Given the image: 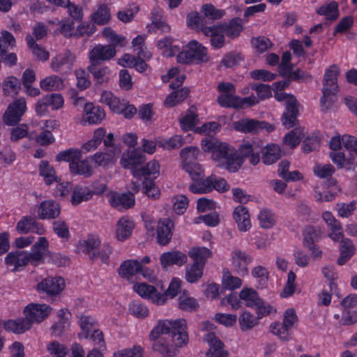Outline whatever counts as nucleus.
Instances as JSON below:
<instances>
[{
    "label": "nucleus",
    "mask_w": 357,
    "mask_h": 357,
    "mask_svg": "<svg viewBox=\"0 0 357 357\" xmlns=\"http://www.w3.org/2000/svg\"><path fill=\"white\" fill-rule=\"evenodd\" d=\"M303 136L304 133L303 130L299 128L294 129L284 136L283 146L284 147L293 149L299 144Z\"/></svg>",
    "instance_id": "obj_55"
},
{
    "label": "nucleus",
    "mask_w": 357,
    "mask_h": 357,
    "mask_svg": "<svg viewBox=\"0 0 357 357\" xmlns=\"http://www.w3.org/2000/svg\"><path fill=\"white\" fill-rule=\"evenodd\" d=\"M64 86L63 80L56 75L47 76L40 81V87L45 91L61 90Z\"/></svg>",
    "instance_id": "obj_38"
},
{
    "label": "nucleus",
    "mask_w": 357,
    "mask_h": 357,
    "mask_svg": "<svg viewBox=\"0 0 357 357\" xmlns=\"http://www.w3.org/2000/svg\"><path fill=\"white\" fill-rule=\"evenodd\" d=\"M26 40L29 48L38 59L45 61L49 59V52L45 48L36 44L32 36H27Z\"/></svg>",
    "instance_id": "obj_60"
},
{
    "label": "nucleus",
    "mask_w": 357,
    "mask_h": 357,
    "mask_svg": "<svg viewBox=\"0 0 357 357\" xmlns=\"http://www.w3.org/2000/svg\"><path fill=\"white\" fill-rule=\"evenodd\" d=\"M116 54V51L113 45L98 44L89 52V59L91 63H95L99 61H109L113 59Z\"/></svg>",
    "instance_id": "obj_18"
},
{
    "label": "nucleus",
    "mask_w": 357,
    "mask_h": 357,
    "mask_svg": "<svg viewBox=\"0 0 357 357\" xmlns=\"http://www.w3.org/2000/svg\"><path fill=\"white\" fill-rule=\"evenodd\" d=\"M102 36L109 43H112V45L125 46L128 43L126 37L116 33L111 28L105 27L102 29Z\"/></svg>",
    "instance_id": "obj_62"
},
{
    "label": "nucleus",
    "mask_w": 357,
    "mask_h": 357,
    "mask_svg": "<svg viewBox=\"0 0 357 357\" xmlns=\"http://www.w3.org/2000/svg\"><path fill=\"white\" fill-rule=\"evenodd\" d=\"M26 111L25 98H19L11 102L3 115V121L8 126L17 124Z\"/></svg>",
    "instance_id": "obj_8"
},
{
    "label": "nucleus",
    "mask_w": 357,
    "mask_h": 357,
    "mask_svg": "<svg viewBox=\"0 0 357 357\" xmlns=\"http://www.w3.org/2000/svg\"><path fill=\"white\" fill-rule=\"evenodd\" d=\"M174 38L167 36L156 42V47L161 54L165 57H170L179 52V47L174 45Z\"/></svg>",
    "instance_id": "obj_35"
},
{
    "label": "nucleus",
    "mask_w": 357,
    "mask_h": 357,
    "mask_svg": "<svg viewBox=\"0 0 357 357\" xmlns=\"http://www.w3.org/2000/svg\"><path fill=\"white\" fill-rule=\"evenodd\" d=\"M144 160V155L137 149H133L128 150L122 155L120 163L123 168L130 169L134 176V171H139L137 167L141 165Z\"/></svg>",
    "instance_id": "obj_19"
},
{
    "label": "nucleus",
    "mask_w": 357,
    "mask_h": 357,
    "mask_svg": "<svg viewBox=\"0 0 357 357\" xmlns=\"http://www.w3.org/2000/svg\"><path fill=\"white\" fill-rule=\"evenodd\" d=\"M178 306L182 310L192 311L195 310L199 305L194 298L190 296L187 291H183L178 296Z\"/></svg>",
    "instance_id": "obj_57"
},
{
    "label": "nucleus",
    "mask_w": 357,
    "mask_h": 357,
    "mask_svg": "<svg viewBox=\"0 0 357 357\" xmlns=\"http://www.w3.org/2000/svg\"><path fill=\"white\" fill-rule=\"evenodd\" d=\"M146 35H138L133 38L132 41V46L133 51L139 57H143L145 59H151L152 54L145 46L144 42L146 40Z\"/></svg>",
    "instance_id": "obj_51"
},
{
    "label": "nucleus",
    "mask_w": 357,
    "mask_h": 357,
    "mask_svg": "<svg viewBox=\"0 0 357 357\" xmlns=\"http://www.w3.org/2000/svg\"><path fill=\"white\" fill-rule=\"evenodd\" d=\"M188 94L189 90L187 88L176 90L167 96L164 102L165 105L169 107H174L184 100L188 97Z\"/></svg>",
    "instance_id": "obj_58"
},
{
    "label": "nucleus",
    "mask_w": 357,
    "mask_h": 357,
    "mask_svg": "<svg viewBox=\"0 0 357 357\" xmlns=\"http://www.w3.org/2000/svg\"><path fill=\"white\" fill-rule=\"evenodd\" d=\"M109 202L114 208L122 211L132 207L135 200L132 194L112 192L109 197Z\"/></svg>",
    "instance_id": "obj_22"
},
{
    "label": "nucleus",
    "mask_w": 357,
    "mask_h": 357,
    "mask_svg": "<svg viewBox=\"0 0 357 357\" xmlns=\"http://www.w3.org/2000/svg\"><path fill=\"white\" fill-rule=\"evenodd\" d=\"M70 172L73 174L82 175L89 177L93 174V167L86 160H78L75 162L69 164Z\"/></svg>",
    "instance_id": "obj_46"
},
{
    "label": "nucleus",
    "mask_w": 357,
    "mask_h": 357,
    "mask_svg": "<svg viewBox=\"0 0 357 357\" xmlns=\"http://www.w3.org/2000/svg\"><path fill=\"white\" fill-rule=\"evenodd\" d=\"M339 74L340 68L336 65H332L327 68L324 73L323 89L337 91V77Z\"/></svg>",
    "instance_id": "obj_36"
},
{
    "label": "nucleus",
    "mask_w": 357,
    "mask_h": 357,
    "mask_svg": "<svg viewBox=\"0 0 357 357\" xmlns=\"http://www.w3.org/2000/svg\"><path fill=\"white\" fill-rule=\"evenodd\" d=\"M200 152L197 147L187 146L180 151V156L182 159V167L185 171L190 169L188 163L195 162L199 155Z\"/></svg>",
    "instance_id": "obj_47"
},
{
    "label": "nucleus",
    "mask_w": 357,
    "mask_h": 357,
    "mask_svg": "<svg viewBox=\"0 0 357 357\" xmlns=\"http://www.w3.org/2000/svg\"><path fill=\"white\" fill-rule=\"evenodd\" d=\"M93 196V192L86 186L77 185L74 188L71 195V203L77 206L82 202H86Z\"/></svg>",
    "instance_id": "obj_48"
},
{
    "label": "nucleus",
    "mask_w": 357,
    "mask_h": 357,
    "mask_svg": "<svg viewBox=\"0 0 357 357\" xmlns=\"http://www.w3.org/2000/svg\"><path fill=\"white\" fill-rule=\"evenodd\" d=\"M15 229L19 234L33 232L41 236L45 233L44 227L38 223L33 218L29 215L23 216L17 222Z\"/></svg>",
    "instance_id": "obj_20"
},
{
    "label": "nucleus",
    "mask_w": 357,
    "mask_h": 357,
    "mask_svg": "<svg viewBox=\"0 0 357 357\" xmlns=\"http://www.w3.org/2000/svg\"><path fill=\"white\" fill-rule=\"evenodd\" d=\"M239 297L246 306L252 307L261 299L257 292L252 288L244 287L239 293Z\"/></svg>",
    "instance_id": "obj_63"
},
{
    "label": "nucleus",
    "mask_w": 357,
    "mask_h": 357,
    "mask_svg": "<svg viewBox=\"0 0 357 357\" xmlns=\"http://www.w3.org/2000/svg\"><path fill=\"white\" fill-rule=\"evenodd\" d=\"M177 61L181 63H199L209 60L207 50L196 40L188 43L181 52H178Z\"/></svg>",
    "instance_id": "obj_3"
},
{
    "label": "nucleus",
    "mask_w": 357,
    "mask_h": 357,
    "mask_svg": "<svg viewBox=\"0 0 357 357\" xmlns=\"http://www.w3.org/2000/svg\"><path fill=\"white\" fill-rule=\"evenodd\" d=\"M211 176L206 179L204 177L199 178L197 180L193 179V183L190 185V190L195 194H204L211 192L212 184Z\"/></svg>",
    "instance_id": "obj_50"
},
{
    "label": "nucleus",
    "mask_w": 357,
    "mask_h": 357,
    "mask_svg": "<svg viewBox=\"0 0 357 357\" xmlns=\"http://www.w3.org/2000/svg\"><path fill=\"white\" fill-rule=\"evenodd\" d=\"M59 213L60 206L59 204L52 200L44 201L38 206L37 214L40 219L55 218Z\"/></svg>",
    "instance_id": "obj_27"
},
{
    "label": "nucleus",
    "mask_w": 357,
    "mask_h": 357,
    "mask_svg": "<svg viewBox=\"0 0 357 357\" xmlns=\"http://www.w3.org/2000/svg\"><path fill=\"white\" fill-rule=\"evenodd\" d=\"M96 321L92 317L81 316L79 319L80 332L77 334L78 338L79 340L89 339L90 333L96 328Z\"/></svg>",
    "instance_id": "obj_37"
},
{
    "label": "nucleus",
    "mask_w": 357,
    "mask_h": 357,
    "mask_svg": "<svg viewBox=\"0 0 357 357\" xmlns=\"http://www.w3.org/2000/svg\"><path fill=\"white\" fill-rule=\"evenodd\" d=\"M76 56L69 50H65L52 59L51 68L55 72L63 71L64 73L71 72Z\"/></svg>",
    "instance_id": "obj_12"
},
{
    "label": "nucleus",
    "mask_w": 357,
    "mask_h": 357,
    "mask_svg": "<svg viewBox=\"0 0 357 357\" xmlns=\"http://www.w3.org/2000/svg\"><path fill=\"white\" fill-rule=\"evenodd\" d=\"M135 227V223L127 217L120 218L116 225L115 234L118 241H123L128 238Z\"/></svg>",
    "instance_id": "obj_31"
},
{
    "label": "nucleus",
    "mask_w": 357,
    "mask_h": 357,
    "mask_svg": "<svg viewBox=\"0 0 357 357\" xmlns=\"http://www.w3.org/2000/svg\"><path fill=\"white\" fill-rule=\"evenodd\" d=\"M163 10L160 8H154L151 13V23L146 25L149 33L155 32L160 30L162 33H167L171 31V26L163 18Z\"/></svg>",
    "instance_id": "obj_16"
},
{
    "label": "nucleus",
    "mask_w": 357,
    "mask_h": 357,
    "mask_svg": "<svg viewBox=\"0 0 357 357\" xmlns=\"http://www.w3.org/2000/svg\"><path fill=\"white\" fill-rule=\"evenodd\" d=\"M234 128L236 131L252 134L259 133L263 130L271 132L275 129L274 125L266 121L248 118H244L234 122Z\"/></svg>",
    "instance_id": "obj_6"
},
{
    "label": "nucleus",
    "mask_w": 357,
    "mask_h": 357,
    "mask_svg": "<svg viewBox=\"0 0 357 357\" xmlns=\"http://www.w3.org/2000/svg\"><path fill=\"white\" fill-rule=\"evenodd\" d=\"M332 161L340 168L350 169L354 165L357 164V158L354 153H346L339 151L331 153Z\"/></svg>",
    "instance_id": "obj_34"
},
{
    "label": "nucleus",
    "mask_w": 357,
    "mask_h": 357,
    "mask_svg": "<svg viewBox=\"0 0 357 357\" xmlns=\"http://www.w3.org/2000/svg\"><path fill=\"white\" fill-rule=\"evenodd\" d=\"M291 53L285 52L282 54V62L278 67L279 73L282 76H290L292 79H300L301 78V71L298 70L291 73L292 66L290 63Z\"/></svg>",
    "instance_id": "obj_40"
},
{
    "label": "nucleus",
    "mask_w": 357,
    "mask_h": 357,
    "mask_svg": "<svg viewBox=\"0 0 357 357\" xmlns=\"http://www.w3.org/2000/svg\"><path fill=\"white\" fill-rule=\"evenodd\" d=\"M101 240L98 236H89L86 239L78 243L77 249L79 252L87 254L92 259L96 258V252L100 249Z\"/></svg>",
    "instance_id": "obj_24"
},
{
    "label": "nucleus",
    "mask_w": 357,
    "mask_h": 357,
    "mask_svg": "<svg viewBox=\"0 0 357 357\" xmlns=\"http://www.w3.org/2000/svg\"><path fill=\"white\" fill-rule=\"evenodd\" d=\"M163 268L172 265L182 266L187 261V256L178 251H171L163 253L160 258Z\"/></svg>",
    "instance_id": "obj_30"
},
{
    "label": "nucleus",
    "mask_w": 357,
    "mask_h": 357,
    "mask_svg": "<svg viewBox=\"0 0 357 357\" xmlns=\"http://www.w3.org/2000/svg\"><path fill=\"white\" fill-rule=\"evenodd\" d=\"M174 229V222L168 218L160 219L156 225V238L161 245L168 244L172 239Z\"/></svg>",
    "instance_id": "obj_14"
},
{
    "label": "nucleus",
    "mask_w": 357,
    "mask_h": 357,
    "mask_svg": "<svg viewBox=\"0 0 357 357\" xmlns=\"http://www.w3.org/2000/svg\"><path fill=\"white\" fill-rule=\"evenodd\" d=\"M64 279L61 277L47 278L38 283V291L45 292L48 295L54 296L60 294L65 288Z\"/></svg>",
    "instance_id": "obj_17"
},
{
    "label": "nucleus",
    "mask_w": 357,
    "mask_h": 357,
    "mask_svg": "<svg viewBox=\"0 0 357 357\" xmlns=\"http://www.w3.org/2000/svg\"><path fill=\"white\" fill-rule=\"evenodd\" d=\"M214 325L208 321L202 324V329L208 331L204 336V340L208 343L209 349L206 352L207 357H229L228 352L224 350L222 341L213 332Z\"/></svg>",
    "instance_id": "obj_5"
},
{
    "label": "nucleus",
    "mask_w": 357,
    "mask_h": 357,
    "mask_svg": "<svg viewBox=\"0 0 357 357\" xmlns=\"http://www.w3.org/2000/svg\"><path fill=\"white\" fill-rule=\"evenodd\" d=\"M262 162L266 165L275 163L281 156L280 147L275 144L266 145L262 149Z\"/></svg>",
    "instance_id": "obj_39"
},
{
    "label": "nucleus",
    "mask_w": 357,
    "mask_h": 357,
    "mask_svg": "<svg viewBox=\"0 0 357 357\" xmlns=\"http://www.w3.org/2000/svg\"><path fill=\"white\" fill-rule=\"evenodd\" d=\"M105 118V112L100 106H95L91 102L84 105V112L80 123L82 126L99 124Z\"/></svg>",
    "instance_id": "obj_13"
},
{
    "label": "nucleus",
    "mask_w": 357,
    "mask_h": 357,
    "mask_svg": "<svg viewBox=\"0 0 357 357\" xmlns=\"http://www.w3.org/2000/svg\"><path fill=\"white\" fill-rule=\"evenodd\" d=\"M133 290L142 298L146 299L157 305H162L166 303V297L161 291L145 282L136 283Z\"/></svg>",
    "instance_id": "obj_7"
},
{
    "label": "nucleus",
    "mask_w": 357,
    "mask_h": 357,
    "mask_svg": "<svg viewBox=\"0 0 357 357\" xmlns=\"http://www.w3.org/2000/svg\"><path fill=\"white\" fill-rule=\"evenodd\" d=\"M298 115V103L286 107L282 117V123L287 129L296 125Z\"/></svg>",
    "instance_id": "obj_53"
},
{
    "label": "nucleus",
    "mask_w": 357,
    "mask_h": 357,
    "mask_svg": "<svg viewBox=\"0 0 357 357\" xmlns=\"http://www.w3.org/2000/svg\"><path fill=\"white\" fill-rule=\"evenodd\" d=\"M223 24L204 27L202 30L205 36L211 37V45L217 49L221 48L225 44Z\"/></svg>",
    "instance_id": "obj_23"
},
{
    "label": "nucleus",
    "mask_w": 357,
    "mask_h": 357,
    "mask_svg": "<svg viewBox=\"0 0 357 357\" xmlns=\"http://www.w3.org/2000/svg\"><path fill=\"white\" fill-rule=\"evenodd\" d=\"M179 125L182 130H194L196 125L199 123L197 109L195 106H190L189 109L183 114L179 119Z\"/></svg>",
    "instance_id": "obj_26"
},
{
    "label": "nucleus",
    "mask_w": 357,
    "mask_h": 357,
    "mask_svg": "<svg viewBox=\"0 0 357 357\" xmlns=\"http://www.w3.org/2000/svg\"><path fill=\"white\" fill-rule=\"evenodd\" d=\"M100 101L108 105L113 112L116 113L121 111L123 100L114 96L112 92L105 90L101 93Z\"/></svg>",
    "instance_id": "obj_42"
},
{
    "label": "nucleus",
    "mask_w": 357,
    "mask_h": 357,
    "mask_svg": "<svg viewBox=\"0 0 357 357\" xmlns=\"http://www.w3.org/2000/svg\"><path fill=\"white\" fill-rule=\"evenodd\" d=\"M49 241L45 237H40L38 240L33 245L31 251L29 254L31 259L36 265L39 264L43 260L44 256L47 254L49 248Z\"/></svg>",
    "instance_id": "obj_33"
},
{
    "label": "nucleus",
    "mask_w": 357,
    "mask_h": 357,
    "mask_svg": "<svg viewBox=\"0 0 357 357\" xmlns=\"http://www.w3.org/2000/svg\"><path fill=\"white\" fill-rule=\"evenodd\" d=\"M3 91L7 96L17 95L20 90V82L14 76L6 77L3 82Z\"/></svg>",
    "instance_id": "obj_64"
},
{
    "label": "nucleus",
    "mask_w": 357,
    "mask_h": 357,
    "mask_svg": "<svg viewBox=\"0 0 357 357\" xmlns=\"http://www.w3.org/2000/svg\"><path fill=\"white\" fill-rule=\"evenodd\" d=\"M111 18L110 10L107 4H100L96 10L91 16V20L96 24L104 25L109 22Z\"/></svg>",
    "instance_id": "obj_49"
},
{
    "label": "nucleus",
    "mask_w": 357,
    "mask_h": 357,
    "mask_svg": "<svg viewBox=\"0 0 357 357\" xmlns=\"http://www.w3.org/2000/svg\"><path fill=\"white\" fill-rule=\"evenodd\" d=\"M40 175L43 177L46 184L50 185L54 182L58 181V177L56 174L55 170L48 162L42 160L39 165Z\"/></svg>",
    "instance_id": "obj_54"
},
{
    "label": "nucleus",
    "mask_w": 357,
    "mask_h": 357,
    "mask_svg": "<svg viewBox=\"0 0 357 357\" xmlns=\"http://www.w3.org/2000/svg\"><path fill=\"white\" fill-rule=\"evenodd\" d=\"M257 220L262 229H271L276 224L277 218L272 210L264 208L259 211Z\"/></svg>",
    "instance_id": "obj_44"
},
{
    "label": "nucleus",
    "mask_w": 357,
    "mask_h": 357,
    "mask_svg": "<svg viewBox=\"0 0 357 357\" xmlns=\"http://www.w3.org/2000/svg\"><path fill=\"white\" fill-rule=\"evenodd\" d=\"M258 317L248 311L243 312L239 317V325L242 331L250 330L259 324Z\"/></svg>",
    "instance_id": "obj_61"
},
{
    "label": "nucleus",
    "mask_w": 357,
    "mask_h": 357,
    "mask_svg": "<svg viewBox=\"0 0 357 357\" xmlns=\"http://www.w3.org/2000/svg\"><path fill=\"white\" fill-rule=\"evenodd\" d=\"M242 285V280L236 276L232 275L228 269H224L222 277V286L224 289L234 290Z\"/></svg>",
    "instance_id": "obj_56"
},
{
    "label": "nucleus",
    "mask_w": 357,
    "mask_h": 357,
    "mask_svg": "<svg viewBox=\"0 0 357 357\" xmlns=\"http://www.w3.org/2000/svg\"><path fill=\"white\" fill-rule=\"evenodd\" d=\"M88 70L94 80L98 84L107 83L112 76V70L111 68L105 65H96L91 63L88 67Z\"/></svg>",
    "instance_id": "obj_29"
},
{
    "label": "nucleus",
    "mask_w": 357,
    "mask_h": 357,
    "mask_svg": "<svg viewBox=\"0 0 357 357\" xmlns=\"http://www.w3.org/2000/svg\"><path fill=\"white\" fill-rule=\"evenodd\" d=\"M121 151L114 149L112 152L105 150L96 153L91 158L95 165L98 167H108L115 162Z\"/></svg>",
    "instance_id": "obj_28"
},
{
    "label": "nucleus",
    "mask_w": 357,
    "mask_h": 357,
    "mask_svg": "<svg viewBox=\"0 0 357 357\" xmlns=\"http://www.w3.org/2000/svg\"><path fill=\"white\" fill-rule=\"evenodd\" d=\"M46 349L49 354L52 357H66L68 353V347L57 340L48 342Z\"/></svg>",
    "instance_id": "obj_59"
},
{
    "label": "nucleus",
    "mask_w": 357,
    "mask_h": 357,
    "mask_svg": "<svg viewBox=\"0 0 357 357\" xmlns=\"http://www.w3.org/2000/svg\"><path fill=\"white\" fill-rule=\"evenodd\" d=\"M141 269L142 265L137 260H126L120 265L118 273L121 278L130 279Z\"/></svg>",
    "instance_id": "obj_41"
},
{
    "label": "nucleus",
    "mask_w": 357,
    "mask_h": 357,
    "mask_svg": "<svg viewBox=\"0 0 357 357\" xmlns=\"http://www.w3.org/2000/svg\"><path fill=\"white\" fill-rule=\"evenodd\" d=\"M5 263L13 271H17L20 267L28 264L36 266L35 261L31 259L29 252L16 251L8 253L5 257Z\"/></svg>",
    "instance_id": "obj_15"
},
{
    "label": "nucleus",
    "mask_w": 357,
    "mask_h": 357,
    "mask_svg": "<svg viewBox=\"0 0 357 357\" xmlns=\"http://www.w3.org/2000/svg\"><path fill=\"white\" fill-rule=\"evenodd\" d=\"M232 218L241 232H246L252 227L250 212L246 207L242 205L234 208Z\"/></svg>",
    "instance_id": "obj_21"
},
{
    "label": "nucleus",
    "mask_w": 357,
    "mask_h": 357,
    "mask_svg": "<svg viewBox=\"0 0 357 357\" xmlns=\"http://www.w3.org/2000/svg\"><path fill=\"white\" fill-rule=\"evenodd\" d=\"M298 320L296 310L288 308L283 313L282 322L275 321L271 324V332L282 340L289 341L291 338L289 331L296 325Z\"/></svg>",
    "instance_id": "obj_4"
},
{
    "label": "nucleus",
    "mask_w": 357,
    "mask_h": 357,
    "mask_svg": "<svg viewBox=\"0 0 357 357\" xmlns=\"http://www.w3.org/2000/svg\"><path fill=\"white\" fill-rule=\"evenodd\" d=\"M160 174V165L156 160H151L146 166L139 168V171H134V176L140 178L146 176L155 179Z\"/></svg>",
    "instance_id": "obj_45"
},
{
    "label": "nucleus",
    "mask_w": 357,
    "mask_h": 357,
    "mask_svg": "<svg viewBox=\"0 0 357 357\" xmlns=\"http://www.w3.org/2000/svg\"><path fill=\"white\" fill-rule=\"evenodd\" d=\"M212 252L206 248L196 247L189 250L188 255L192 259L193 264L204 267L206 261L211 257Z\"/></svg>",
    "instance_id": "obj_43"
},
{
    "label": "nucleus",
    "mask_w": 357,
    "mask_h": 357,
    "mask_svg": "<svg viewBox=\"0 0 357 357\" xmlns=\"http://www.w3.org/2000/svg\"><path fill=\"white\" fill-rule=\"evenodd\" d=\"M149 337L154 351L166 356H174L180 348L188 343L186 321L183 319L159 320Z\"/></svg>",
    "instance_id": "obj_1"
},
{
    "label": "nucleus",
    "mask_w": 357,
    "mask_h": 357,
    "mask_svg": "<svg viewBox=\"0 0 357 357\" xmlns=\"http://www.w3.org/2000/svg\"><path fill=\"white\" fill-rule=\"evenodd\" d=\"M356 248L352 241L347 238L340 240V256L337 263L340 266L344 265L355 254Z\"/></svg>",
    "instance_id": "obj_32"
},
{
    "label": "nucleus",
    "mask_w": 357,
    "mask_h": 357,
    "mask_svg": "<svg viewBox=\"0 0 357 357\" xmlns=\"http://www.w3.org/2000/svg\"><path fill=\"white\" fill-rule=\"evenodd\" d=\"M316 12L329 20H335L339 16L338 5L335 1L326 3L317 8Z\"/></svg>",
    "instance_id": "obj_52"
},
{
    "label": "nucleus",
    "mask_w": 357,
    "mask_h": 357,
    "mask_svg": "<svg viewBox=\"0 0 357 357\" xmlns=\"http://www.w3.org/2000/svg\"><path fill=\"white\" fill-rule=\"evenodd\" d=\"M52 308L46 304L31 303L26 306L24 314L30 321L31 327L34 323H40L50 314Z\"/></svg>",
    "instance_id": "obj_10"
},
{
    "label": "nucleus",
    "mask_w": 357,
    "mask_h": 357,
    "mask_svg": "<svg viewBox=\"0 0 357 357\" xmlns=\"http://www.w3.org/2000/svg\"><path fill=\"white\" fill-rule=\"evenodd\" d=\"M231 265L234 271L241 275L248 273V266L253 261V257L248 253L238 249L231 252Z\"/></svg>",
    "instance_id": "obj_11"
},
{
    "label": "nucleus",
    "mask_w": 357,
    "mask_h": 357,
    "mask_svg": "<svg viewBox=\"0 0 357 357\" xmlns=\"http://www.w3.org/2000/svg\"><path fill=\"white\" fill-rule=\"evenodd\" d=\"M204 152L211 153V158L217 166L224 167L230 172H237L243 162V158H248L257 151L256 144L243 143L237 153L235 149L215 138L207 137L201 142Z\"/></svg>",
    "instance_id": "obj_2"
},
{
    "label": "nucleus",
    "mask_w": 357,
    "mask_h": 357,
    "mask_svg": "<svg viewBox=\"0 0 357 357\" xmlns=\"http://www.w3.org/2000/svg\"><path fill=\"white\" fill-rule=\"evenodd\" d=\"M220 93L218 97V103L224 107H236V103L238 100L236 93V89L233 84L230 82H220L217 86Z\"/></svg>",
    "instance_id": "obj_9"
},
{
    "label": "nucleus",
    "mask_w": 357,
    "mask_h": 357,
    "mask_svg": "<svg viewBox=\"0 0 357 357\" xmlns=\"http://www.w3.org/2000/svg\"><path fill=\"white\" fill-rule=\"evenodd\" d=\"M0 327L6 331L12 332L15 334L24 333L31 327L30 321L25 318L17 319H9L0 323Z\"/></svg>",
    "instance_id": "obj_25"
}]
</instances>
